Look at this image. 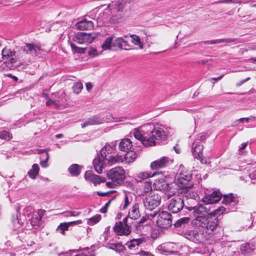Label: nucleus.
<instances>
[{
	"instance_id": "1",
	"label": "nucleus",
	"mask_w": 256,
	"mask_h": 256,
	"mask_svg": "<svg viewBox=\"0 0 256 256\" xmlns=\"http://www.w3.org/2000/svg\"><path fill=\"white\" fill-rule=\"evenodd\" d=\"M116 142L106 143L100 150V154L93 160L94 170L98 173L102 172L106 162L108 164L112 165L123 162L124 160L128 163L132 162L136 160L137 154L133 150L126 152L124 158L122 156L112 154L116 151Z\"/></svg>"
},
{
	"instance_id": "2",
	"label": "nucleus",
	"mask_w": 256,
	"mask_h": 256,
	"mask_svg": "<svg viewBox=\"0 0 256 256\" xmlns=\"http://www.w3.org/2000/svg\"><path fill=\"white\" fill-rule=\"evenodd\" d=\"M158 124L150 123L134 129V138L140 141L144 146H152L156 145V140H164L168 138L170 132L166 128Z\"/></svg>"
},
{
	"instance_id": "3",
	"label": "nucleus",
	"mask_w": 256,
	"mask_h": 256,
	"mask_svg": "<svg viewBox=\"0 0 256 256\" xmlns=\"http://www.w3.org/2000/svg\"><path fill=\"white\" fill-rule=\"evenodd\" d=\"M187 208V207H186ZM188 209L190 210H192L196 218L194 220L192 224L195 226V222L198 220L200 219L202 221L206 220V216L210 214L212 215L220 214L226 212V208L223 206L215 210L214 212H210V208L202 204H198L195 206L188 207Z\"/></svg>"
},
{
	"instance_id": "4",
	"label": "nucleus",
	"mask_w": 256,
	"mask_h": 256,
	"mask_svg": "<svg viewBox=\"0 0 256 256\" xmlns=\"http://www.w3.org/2000/svg\"><path fill=\"white\" fill-rule=\"evenodd\" d=\"M176 185L180 189L192 187L194 183L192 182V174L191 172L180 168L176 177L174 180Z\"/></svg>"
},
{
	"instance_id": "5",
	"label": "nucleus",
	"mask_w": 256,
	"mask_h": 256,
	"mask_svg": "<svg viewBox=\"0 0 256 256\" xmlns=\"http://www.w3.org/2000/svg\"><path fill=\"white\" fill-rule=\"evenodd\" d=\"M218 220L214 217L206 218V220L200 219L197 220L195 222L196 227L200 228L204 233L210 234L213 232L218 226Z\"/></svg>"
},
{
	"instance_id": "6",
	"label": "nucleus",
	"mask_w": 256,
	"mask_h": 256,
	"mask_svg": "<svg viewBox=\"0 0 256 256\" xmlns=\"http://www.w3.org/2000/svg\"><path fill=\"white\" fill-rule=\"evenodd\" d=\"M107 177L114 185L123 183L125 179V172L122 167L117 166L112 168L107 172Z\"/></svg>"
},
{
	"instance_id": "7",
	"label": "nucleus",
	"mask_w": 256,
	"mask_h": 256,
	"mask_svg": "<svg viewBox=\"0 0 256 256\" xmlns=\"http://www.w3.org/2000/svg\"><path fill=\"white\" fill-rule=\"evenodd\" d=\"M144 208L149 210H152L160 204L161 197L154 192H150L142 198Z\"/></svg>"
},
{
	"instance_id": "8",
	"label": "nucleus",
	"mask_w": 256,
	"mask_h": 256,
	"mask_svg": "<svg viewBox=\"0 0 256 256\" xmlns=\"http://www.w3.org/2000/svg\"><path fill=\"white\" fill-rule=\"evenodd\" d=\"M202 202L206 204L218 202L222 197V194L218 190L211 192L208 189H202Z\"/></svg>"
},
{
	"instance_id": "9",
	"label": "nucleus",
	"mask_w": 256,
	"mask_h": 256,
	"mask_svg": "<svg viewBox=\"0 0 256 256\" xmlns=\"http://www.w3.org/2000/svg\"><path fill=\"white\" fill-rule=\"evenodd\" d=\"M34 208L31 206H27L23 209L22 216H20L18 218V216L16 218L13 216L12 218V222L14 226L16 228H19L20 226L23 224L24 222L27 218L30 220V218L35 212H34Z\"/></svg>"
},
{
	"instance_id": "10",
	"label": "nucleus",
	"mask_w": 256,
	"mask_h": 256,
	"mask_svg": "<svg viewBox=\"0 0 256 256\" xmlns=\"http://www.w3.org/2000/svg\"><path fill=\"white\" fill-rule=\"evenodd\" d=\"M172 216L166 211L159 212L157 216L156 224L158 226L162 228H168L172 224Z\"/></svg>"
},
{
	"instance_id": "11",
	"label": "nucleus",
	"mask_w": 256,
	"mask_h": 256,
	"mask_svg": "<svg viewBox=\"0 0 256 256\" xmlns=\"http://www.w3.org/2000/svg\"><path fill=\"white\" fill-rule=\"evenodd\" d=\"M184 207L183 195L178 194L174 196L170 200L168 204V210L174 214L180 212Z\"/></svg>"
},
{
	"instance_id": "12",
	"label": "nucleus",
	"mask_w": 256,
	"mask_h": 256,
	"mask_svg": "<svg viewBox=\"0 0 256 256\" xmlns=\"http://www.w3.org/2000/svg\"><path fill=\"white\" fill-rule=\"evenodd\" d=\"M128 218H124L122 222H116L113 229L118 235H128L130 232V228L127 224Z\"/></svg>"
},
{
	"instance_id": "13",
	"label": "nucleus",
	"mask_w": 256,
	"mask_h": 256,
	"mask_svg": "<svg viewBox=\"0 0 256 256\" xmlns=\"http://www.w3.org/2000/svg\"><path fill=\"white\" fill-rule=\"evenodd\" d=\"M95 38L96 34L94 33L80 32L76 34L74 40L80 44H88L92 42Z\"/></svg>"
},
{
	"instance_id": "14",
	"label": "nucleus",
	"mask_w": 256,
	"mask_h": 256,
	"mask_svg": "<svg viewBox=\"0 0 256 256\" xmlns=\"http://www.w3.org/2000/svg\"><path fill=\"white\" fill-rule=\"evenodd\" d=\"M186 238L194 242H200L204 238V231L200 228L196 227L194 230H192L185 234Z\"/></svg>"
},
{
	"instance_id": "15",
	"label": "nucleus",
	"mask_w": 256,
	"mask_h": 256,
	"mask_svg": "<svg viewBox=\"0 0 256 256\" xmlns=\"http://www.w3.org/2000/svg\"><path fill=\"white\" fill-rule=\"evenodd\" d=\"M238 200L235 198L232 194L224 195L222 203L227 206L228 211H234L236 209V206Z\"/></svg>"
},
{
	"instance_id": "16",
	"label": "nucleus",
	"mask_w": 256,
	"mask_h": 256,
	"mask_svg": "<svg viewBox=\"0 0 256 256\" xmlns=\"http://www.w3.org/2000/svg\"><path fill=\"white\" fill-rule=\"evenodd\" d=\"M20 49L26 54L32 56H38L40 54V48L38 45L34 44H26L25 45L20 48Z\"/></svg>"
},
{
	"instance_id": "17",
	"label": "nucleus",
	"mask_w": 256,
	"mask_h": 256,
	"mask_svg": "<svg viewBox=\"0 0 256 256\" xmlns=\"http://www.w3.org/2000/svg\"><path fill=\"white\" fill-rule=\"evenodd\" d=\"M172 160L168 157H162L160 159L152 162L150 164L152 170L164 168L168 166Z\"/></svg>"
},
{
	"instance_id": "18",
	"label": "nucleus",
	"mask_w": 256,
	"mask_h": 256,
	"mask_svg": "<svg viewBox=\"0 0 256 256\" xmlns=\"http://www.w3.org/2000/svg\"><path fill=\"white\" fill-rule=\"evenodd\" d=\"M85 179L92 182L94 185L100 184L106 181V178L96 175L90 170L86 171L84 174Z\"/></svg>"
},
{
	"instance_id": "19",
	"label": "nucleus",
	"mask_w": 256,
	"mask_h": 256,
	"mask_svg": "<svg viewBox=\"0 0 256 256\" xmlns=\"http://www.w3.org/2000/svg\"><path fill=\"white\" fill-rule=\"evenodd\" d=\"M184 189L186 191L185 192V196L186 198H190L197 201L200 200L202 201L201 194L202 192V188H198L196 190H195V188H192V187Z\"/></svg>"
},
{
	"instance_id": "20",
	"label": "nucleus",
	"mask_w": 256,
	"mask_h": 256,
	"mask_svg": "<svg viewBox=\"0 0 256 256\" xmlns=\"http://www.w3.org/2000/svg\"><path fill=\"white\" fill-rule=\"evenodd\" d=\"M2 54L3 58H7L12 57L10 60V62H6V64H8V65L15 62L18 58V54H16V52L15 51L11 50L10 48H4L2 50Z\"/></svg>"
},
{
	"instance_id": "21",
	"label": "nucleus",
	"mask_w": 256,
	"mask_h": 256,
	"mask_svg": "<svg viewBox=\"0 0 256 256\" xmlns=\"http://www.w3.org/2000/svg\"><path fill=\"white\" fill-rule=\"evenodd\" d=\"M104 116L102 115V112L98 114L95 115L86 120L85 122L82 124V126L84 128L89 125H94L102 124L104 122Z\"/></svg>"
},
{
	"instance_id": "22",
	"label": "nucleus",
	"mask_w": 256,
	"mask_h": 256,
	"mask_svg": "<svg viewBox=\"0 0 256 256\" xmlns=\"http://www.w3.org/2000/svg\"><path fill=\"white\" fill-rule=\"evenodd\" d=\"M76 26L78 29L81 30H90L94 27V24L92 21L84 18L78 22Z\"/></svg>"
},
{
	"instance_id": "23",
	"label": "nucleus",
	"mask_w": 256,
	"mask_h": 256,
	"mask_svg": "<svg viewBox=\"0 0 256 256\" xmlns=\"http://www.w3.org/2000/svg\"><path fill=\"white\" fill-rule=\"evenodd\" d=\"M154 185L157 190L166 192L170 190L169 184L164 178L156 180Z\"/></svg>"
},
{
	"instance_id": "24",
	"label": "nucleus",
	"mask_w": 256,
	"mask_h": 256,
	"mask_svg": "<svg viewBox=\"0 0 256 256\" xmlns=\"http://www.w3.org/2000/svg\"><path fill=\"white\" fill-rule=\"evenodd\" d=\"M140 216L139 204L138 203H135L130 209L127 218L132 220H137Z\"/></svg>"
},
{
	"instance_id": "25",
	"label": "nucleus",
	"mask_w": 256,
	"mask_h": 256,
	"mask_svg": "<svg viewBox=\"0 0 256 256\" xmlns=\"http://www.w3.org/2000/svg\"><path fill=\"white\" fill-rule=\"evenodd\" d=\"M102 115L104 116V122H122L124 124V120L126 119V118H114L112 116V114L108 112H103Z\"/></svg>"
},
{
	"instance_id": "26",
	"label": "nucleus",
	"mask_w": 256,
	"mask_h": 256,
	"mask_svg": "<svg viewBox=\"0 0 256 256\" xmlns=\"http://www.w3.org/2000/svg\"><path fill=\"white\" fill-rule=\"evenodd\" d=\"M132 146V142L129 138L122 139L118 144L119 150L124 152L130 150Z\"/></svg>"
},
{
	"instance_id": "27",
	"label": "nucleus",
	"mask_w": 256,
	"mask_h": 256,
	"mask_svg": "<svg viewBox=\"0 0 256 256\" xmlns=\"http://www.w3.org/2000/svg\"><path fill=\"white\" fill-rule=\"evenodd\" d=\"M144 242H145L144 238H134L128 241L126 244L130 250H133Z\"/></svg>"
},
{
	"instance_id": "28",
	"label": "nucleus",
	"mask_w": 256,
	"mask_h": 256,
	"mask_svg": "<svg viewBox=\"0 0 256 256\" xmlns=\"http://www.w3.org/2000/svg\"><path fill=\"white\" fill-rule=\"evenodd\" d=\"M202 150V145L198 144L196 142H195L193 143L192 152L195 158H200V156H201Z\"/></svg>"
},
{
	"instance_id": "29",
	"label": "nucleus",
	"mask_w": 256,
	"mask_h": 256,
	"mask_svg": "<svg viewBox=\"0 0 256 256\" xmlns=\"http://www.w3.org/2000/svg\"><path fill=\"white\" fill-rule=\"evenodd\" d=\"M255 249V244L253 242H248L241 246V250L244 254H250Z\"/></svg>"
},
{
	"instance_id": "30",
	"label": "nucleus",
	"mask_w": 256,
	"mask_h": 256,
	"mask_svg": "<svg viewBox=\"0 0 256 256\" xmlns=\"http://www.w3.org/2000/svg\"><path fill=\"white\" fill-rule=\"evenodd\" d=\"M42 217L40 212H35L30 218L31 225L34 226H40L41 224Z\"/></svg>"
},
{
	"instance_id": "31",
	"label": "nucleus",
	"mask_w": 256,
	"mask_h": 256,
	"mask_svg": "<svg viewBox=\"0 0 256 256\" xmlns=\"http://www.w3.org/2000/svg\"><path fill=\"white\" fill-rule=\"evenodd\" d=\"M82 168V166L74 164L70 166L68 170L72 176H77L80 174Z\"/></svg>"
},
{
	"instance_id": "32",
	"label": "nucleus",
	"mask_w": 256,
	"mask_h": 256,
	"mask_svg": "<svg viewBox=\"0 0 256 256\" xmlns=\"http://www.w3.org/2000/svg\"><path fill=\"white\" fill-rule=\"evenodd\" d=\"M156 174V172L152 174V172H142L138 174L136 180L139 182H141L144 180H146V181L148 180L150 178L154 176Z\"/></svg>"
},
{
	"instance_id": "33",
	"label": "nucleus",
	"mask_w": 256,
	"mask_h": 256,
	"mask_svg": "<svg viewBox=\"0 0 256 256\" xmlns=\"http://www.w3.org/2000/svg\"><path fill=\"white\" fill-rule=\"evenodd\" d=\"M102 48L103 50H116L114 48L113 40L112 37H108L106 38L104 44L102 45Z\"/></svg>"
},
{
	"instance_id": "34",
	"label": "nucleus",
	"mask_w": 256,
	"mask_h": 256,
	"mask_svg": "<svg viewBox=\"0 0 256 256\" xmlns=\"http://www.w3.org/2000/svg\"><path fill=\"white\" fill-rule=\"evenodd\" d=\"M107 247L118 253L124 252L126 250L125 247L120 243L109 244Z\"/></svg>"
},
{
	"instance_id": "35",
	"label": "nucleus",
	"mask_w": 256,
	"mask_h": 256,
	"mask_svg": "<svg viewBox=\"0 0 256 256\" xmlns=\"http://www.w3.org/2000/svg\"><path fill=\"white\" fill-rule=\"evenodd\" d=\"M50 156L48 152L43 153L40 156V164L42 168H46L48 166V160Z\"/></svg>"
},
{
	"instance_id": "36",
	"label": "nucleus",
	"mask_w": 256,
	"mask_h": 256,
	"mask_svg": "<svg viewBox=\"0 0 256 256\" xmlns=\"http://www.w3.org/2000/svg\"><path fill=\"white\" fill-rule=\"evenodd\" d=\"M235 41L234 38L218 39L212 40L204 41V43L206 44H213L222 42H232Z\"/></svg>"
},
{
	"instance_id": "37",
	"label": "nucleus",
	"mask_w": 256,
	"mask_h": 256,
	"mask_svg": "<svg viewBox=\"0 0 256 256\" xmlns=\"http://www.w3.org/2000/svg\"><path fill=\"white\" fill-rule=\"evenodd\" d=\"M38 166L34 164L32 165V168L28 171V175L32 179H35L36 176L38 175L39 172Z\"/></svg>"
},
{
	"instance_id": "38",
	"label": "nucleus",
	"mask_w": 256,
	"mask_h": 256,
	"mask_svg": "<svg viewBox=\"0 0 256 256\" xmlns=\"http://www.w3.org/2000/svg\"><path fill=\"white\" fill-rule=\"evenodd\" d=\"M61 100H54V98H48L46 102V105L48 106H54L56 108H58L60 106Z\"/></svg>"
},
{
	"instance_id": "39",
	"label": "nucleus",
	"mask_w": 256,
	"mask_h": 256,
	"mask_svg": "<svg viewBox=\"0 0 256 256\" xmlns=\"http://www.w3.org/2000/svg\"><path fill=\"white\" fill-rule=\"evenodd\" d=\"M130 38L131 42L135 45L138 46L141 49L143 48V44L140 42V38L136 35H131Z\"/></svg>"
},
{
	"instance_id": "40",
	"label": "nucleus",
	"mask_w": 256,
	"mask_h": 256,
	"mask_svg": "<svg viewBox=\"0 0 256 256\" xmlns=\"http://www.w3.org/2000/svg\"><path fill=\"white\" fill-rule=\"evenodd\" d=\"M190 218L188 217H184L178 220L174 224V226L175 228L182 227L185 224H188L189 222Z\"/></svg>"
},
{
	"instance_id": "41",
	"label": "nucleus",
	"mask_w": 256,
	"mask_h": 256,
	"mask_svg": "<svg viewBox=\"0 0 256 256\" xmlns=\"http://www.w3.org/2000/svg\"><path fill=\"white\" fill-rule=\"evenodd\" d=\"M70 46L74 53L85 54L87 52V48L78 47L73 43L70 44Z\"/></svg>"
},
{
	"instance_id": "42",
	"label": "nucleus",
	"mask_w": 256,
	"mask_h": 256,
	"mask_svg": "<svg viewBox=\"0 0 256 256\" xmlns=\"http://www.w3.org/2000/svg\"><path fill=\"white\" fill-rule=\"evenodd\" d=\"M70 226L68 222H64L60 224L57 228L56 231L62 234H64V232L68 230Z\"/></svg>"
},
{
	"instance_id": "43",
	"label": "nucleus",
	"mask_w": 256,
	"mask_h": 256,
	"mask_svg": "<svg viewBox=\"0 0 256 256\" xmlns=\"http://www.w3.org/2000/svg\"><path fill=\"white\" fill-rule=\"evenodd\" d=\"M122 38L120 37L116 38L114 40H113L114 48H116V50L119 48L122 50L124 46H122Z\"/></svg>"
},
{
	"instance_id": "44",
	"label": "nucleus",
	"mask_w": 256,
	"mask_h": 256,
	"mask_svg": "<svg viewBox=\"0 0 256 256\" xmlns=\"http://www.w3.org/2000/svg\"><path fill=\"white\" fill-rule=\"evenodd\" d=\"M12 138V134L8 131L4 130L0 132V139L10 140Z\"/></svg>"
},
{
	"instance_id": "45",
	"label": "nucleus",
	"mask_w": 256,
	"mask_h": 256,
	"mask_svg": "<svg viewBox=\"0 0 256 256\" xmlns=\"http://www.w3.org/2000/svg\"><path fill=\"white\" fill-rule=\"evenodd\" d=\"M152 190V182L150 181V180H146L144 182L143 186V192L145 194L150 192Z\"/></svg>"
},
{
	"instance_id": "46",
	"label": "nucleus",
	"mask_w": 256,
	"mask_h": 256,
	"mask_svg": "<svg viewBox=\"0 0 256 256\" xmlns=\"http://www.w3.org/2000/svg\"><path fill=\"white\" fill-rule=\"evenodd\" d=\"M101 218V216L100 214H97L90 218H88L87 220V223L89 225H94L98 222Z\"/></svg>"
},
{
	"instance_id": "47",
	"label": "nucleus",
	"mask_w": 256,
	"mask_h": 256,
	"mask_svg": "<svg viewBox=\"0 0 256 256\" xmlns=\"http://www.w3.org/2000/svg\"><path fill=\"white\" fill-rule=\"evenodd\" d=\"M83 86L81 82H75L72 86V89L74 93L78 94L82 90Z\"/></svg>"
},
{
	"instance_id": "48",
	"label": "nucleus",
	"mask_w": 256,
	"mask_h": 256,
	"mask_svg": "<svg viewBox=\"0 0 256 256\" xmlns=\"http://www.w3.org/2000/svg\"><path fill=\"white\" fill-rule=\"evenodd\" d=\"M88 54V55L94 58L98 55V52L97 51V50L92 47H90L88 48H87Z\"/></svg>"
},
{
	"instance_id": "49",
	"label": "nucleus",
	"mask_w": 256,
	"mask_h": 256,
	"mask_svg": "<svg viewBox=\"0 0 256 256\" xmlns=\"http://www.w3.org/2000/svg\"><path fill=\"white\" fill-rule=\"evenodd\" d=\"M132 202V198H129L127 194H125L124 200V204L122 205L120 207L121 210H125L127 208L128 206Z\"/></svg>"
},
{
	"instance_id": "50",
	"label": "nucleus",
	"mask_w": 256,
	"mask_h": 256,
	"mask_svg": "<svg viewBox=\"0 0 256 256\" xmlns=\"http://www.w3.org/2000/svg\"><path fill=\"white\" fill-rule=\"evenodd\" d=\"M80 212L77 211L69 210L66 211L62 213V214L65 217L68 216H76L80 214Z\"/></svg>"
},
{
	"instance_id": "51",
	"label": "nucleus",
	"mask_w": 256,
	"mask_h": 256,
	"mask_svg": "<svg viewBox=\"0 0 256 256\" xmlns=\"http://www.w3.org/2000/svg\"><path fill=\"white\" fill-rule=\"evenodd\" d=\"M206 138V134L204 133H201L197 136L196 140L200 142H202Z\"/></svg>"
},
{
	"instance_id": "52",
	"label": "nucleus",
	"mask_w": 256,
	"mask_h": 256,
	"mask_svg": "<svg viewBox=\"0 0 256 256\" xmlns=\"http://www.w3.org/2000/svg\"><path fill=\"white\" fill-rule=\"evenodd\" d=\"M248 142H244L241 144V146H240L238 148V152L240 154H242L244 152V150L248 146Z\"/></svg>"
},
{
	"instance_id": "53",
	"label": "nucleus",
	"mask_w": 256,
	"mask_h": 256,
	"mask_svg": "<svg viewBox=\"0 0 256 256\" xmlns=\"http://www.w3.org/2000/svg\"><path fill=\"white\" fill-rule=\"evenodd\" d=\"M112 201V200H109L104 205V206H103L101 210H100V212L102 213H105L107 212L108 210V208L110 204V203Z\"/></svg>"
},
{
	"instance_id": "54",
	"label": "nucleus",
	"mask_w": 256,
	"mask_h": 256,
	"mask_svg": "<svg viewBox=\"0 0 256 256\" xmlns=\"http://www.w3.org/2000/svg\"><path fill=\"white\" fill-rule=\"evenodd\" d=\"M122 46H124V48L122 49L124 50H128L130 49V45L128 44V40H126L122 38Z\"/></svg>"
},
{
	"instance_id": "55",
	"label": "nucleus",
	"mask_w": 256,
	"mask_h": 256,
	"mask_svg": "<svg viewBox=\"0 0 256 256\" xmlns=\"http://www.w3.org/2000/svg\"><path fill=\"white\" fill-rule=\"evenodd\" d=\"M140 256H154L152 254L148 252L141 250L138 254Z\"/></svg>"
},
{
	"instance_id": "56",
	"label": "nucleus",
	"mask_w": 256,
	"mask_h": 256,
	"mask_svg": "<svg viewBox=\"0 0 256 256\" xmlns=\"http://www.w3.org/2000/svg\"><path fill=\"white\" fill-rule=\"evenodd\" d=\"M198 64H205L207 65L212 64V60L211 59H206L202 60H200L198 62Z\"/></svg>"
},
{
	"instance_id": "57",
	"label": "nucleus",
	"mask_w": 256,
	"mask_h": 256,
	"mask_svg": "<svg viewBox=\"0 0 256 256\" xmlns=\"http://www.w3.org/2000/svg\"><path fill=\"white\" fill-rule=\"evenodd\" d=\"M54 96V100H61V102H60V106L62 104V103H64V98L62 96H58V94H53Z\"/></svg>"
},
{
	"instance_id": "58",
	"label": "nucleus",
	"mask_w": 256,
	"mask_h": 256,
	"mask_svg": "<svg viewBox=\"0 0 256 256\" xmlns=\"http://www.w3.org/2000/svg\"><path fill=\"white\" fill-rule=\"evenodd\" d=\"M82 220H78L68 222V225L70 226L74 225H74L80 224H82Z\"/></svg>"
},
{
	"instance_id": "59",
	"label": "nucleus",
	"mask_w": 256,
	"mask_h": 256,
	"mask_svg": "<svg viewBox=\"0 0 256 256\" xmlns=\"http://www.w3.org/2000/svg\"><path fill=\"white\" fill-rule=\"evenodd\" d=\"M86 90L88 92H90V90H92V84L90 82H87V83L86 84Z\"/></svg>"
},
{
	"instance_id": "60",
	"label": "nucleus",
	"mask_w": 256,
	"mask_h": 256,
	"mask_svg": "<svg viewBox=\"0 0 256 256\" xmlns=\"http://www.w3.org/2000/svg\"><path fill=\"white\" fill-rule=\"evenodd\" d=\"M200 161V162L202 164H210V162H208V160L205 158H203L201 156H200V158H198Z\"/></svg>"
},
{
	"instance_id": "61",
	"label": "nucleus",
	"mask_w": 256,
	"mask_h": 256,
	"mask_svg": "<svg viewBox=\"0 0 256 256\" xmlns=\"http://www.w3.org/2000/svg\"><path fill=\"white\" fill-rule=\"evenodd\" d=\"M248 176L250 179L256 178V170L252 173L250 174Z\"/></svg>"
},
{
	"instance_id": "62",
	"label": "nucleus",
	"mask_w": 256,
	"mask_h": 256,
	"mask_svg": "<svg viewBox=\"0 0 256 256\" xmlns=\"http://www.w3.org/2000/svg\"><path fill=\"white\" fill-rule=\"evenodd\" d=\"M46 149H36V150L35 153H37L38 154H42L43 153L46 152Z\"/></svg>"
},
{
	"instance_id": "63",
	"label": "nucleus",
	"mask_w": 256,
	"mask_h": 256,
	"mask_svg": "<svg viewBox=\"0 0 256 256\" xmlns=\"http://www.w3.org/2000/svg\"><path fill=\"white\" fill-rule=\"evenodd\" d=\"M244 120V118H240L236 120L234 122V126H237L238 122H243Z\"/></svg>"
},
{
	"instance_id": "64",
	"label": "nucleus",
	"mask_w": 256,
	"mask_h": 256,
	"mask_svg": "<svg viewBox=\"0 0 256 256\" xmlns=\"http://www.w3.org/2000/svg\"><path fill=\"white\" fill-rule=\"evenodd\" d=\"M178 144H176V146H174L173 148L174 150V151L176 152V154H180V150L178 148Z\"/></svg>"
}]
</instances>
